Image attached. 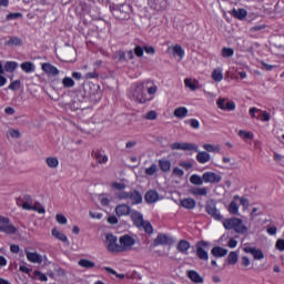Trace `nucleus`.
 Segmentation results:
<instances>
[{
	"label": "nucleus",
	"instance_id": "nucleus-23",
	"mask_svg": "<svg viewBox=\"0 0 284 284\" xmlns=\"http://www.w3.org/2000/svg\"><path fill=\"white\" fill-rule=\"evenodd\" d=\"M93 159L99 163V165H103L108 163V155L101 153V151H95L92 153Z\"/></svg>",
	"mask_w": 284,
	"mask_h": 284
},
{
	"label": "nucleus",
	"instance_id": "nucleus-11",
	"mask_svg": "<svg viewBox=\"0 0 284 284\" xmlns=\"http://www.w3.org/2000/svg\"><path fill=\"white\" fill-rule=\"evenodd\" d=\"M203 247H207L206 242H201V243L197 244L196 255L202 261H207L210 258V255L207 254V251H205V248H203Z\"/></svg>",
	"mask_w": 284,
	"mask_h": 284
},
{
	"label": "nucleus",
	"instance_id": "nucleus-25",
	"mask_svg": "<svg viewBox=\"0 0 284 284\" xmlns=\"http://www.w3.org/2000/svg\"><path fill=\"white\" fill-rule=\"evenodd\" d=\"M182 207H185V210H194L196 207V201L192 197H187L181 201Z\"/></svg>",
	"mask_w": 284,
	"mask_h": 284
},
{
	"label": "nucleus",
	"instance_id": "nucleus-47",
	"mask_svg": "<svg viewBox=\"0 0 284 284\" xmlns=\"http://www.w3.org/2000/svg\"><path fill=\"white\" fill-rule=\"evenodd\" d=\"M248 114L252 119H261V109L253 106L248 110Z\"/></svg>",
	"mask_w": 284,
	"mask_h": 284
},
{
	"label": "nucleus",
	"instance_id": "nucleus-44",
	"mask_svg": "<svg viewBox=\"0 0 284 284\" xmlns=\"http://www.w3.org/2000/svg\"><path fill=\"white\" fill-rule=\"evenodd\" d=\"M229 265H236L239 263V253L231 252L227 256Z\"/></svg>",
	"mask_w": 284,
	"mask_h": 284
},
{
	"label": "nucleus",
	"instance_id": "nucleus-46",
	"mask_svg": "<svg viewBox=\"0 0 284 284\" xmlns=\"http://www.w3.org/2000/svg\"><path fill=\"white\" fill-rule=\"evenodd\" d=\"M7 45H23V40L19 37H11L7 42Z\"/></svg>",
	"mask_w": 284,
	"mask_h": 284
},
{
	"label": "nucleus",
	"instance_id": "nucleus-42",
	"mask_svg": "<svg viewBox=\"0 0 284 284\" xmlns=\"http://www.w3.org/2000/svg\"><path fill=\"white\" fill-rule=\"evenodd\" d=\"M236 202L237 201H235L233 199V201L229 205V212H230V214H234V215L239 216V204Z\"/></svg>",
	"mask_w": 284,
	"mask_h": 284
},
{
	"label": "nucleus",
	"instance_id": "nucleus-51",
	"mask_svg": "<svg viewBox=\"0 0 284 284\" xmlns=\"http://www.w3.org/2000/svg\"><path fill=\"white\" fill-rule=\"evenodd\" d=\"M156 172H159V166H156V164H152L145 170V174H148V176H154Z\"/></svg>",
	"mask_w": 284,
	"mask_h": 284
},
{
	"label": "nucleus",
	"instance_id": "nucleus-38",
	"mask_svg": "<svg viewBox=\"0 0 284 284\" xmlns=\"http://www.w3.org/2000/svg\"><path fill=\"white\" fill-rule=\"evenodd\" d=\"M233 199L234 201H239L240 205H242L244 210H247L250 207V200L241 197L240 195H234Z\"/></svg>",
	"mask_w": 284,
	"mask_h": 284
},
{
	"label": "nucleus",
	"instance_id": "nucleus-48",
	"mask_svg": "<svg viewBox=\"0 0 284 284\" xmlns=\"http://www.w3.org/2000/svg\"><path fill=\"white\" fill-rule=\"evenodd\" d=\"M21 70H23L24 72H34V64H32L31 62H23L20 65Z\"/></svg>",
	"mask_w": 284,
	"mask_h": 284
},
{
	"label": "nucleus",
	"instance_id": "nucleus-30",
	"mask_svg": "<svg viewBox=\"0 0 284 284\" xmlns=\"http://www.w3.org/2000/svg\"><path fill=\"white\" fill-rule=\"evenodd\" d=\"M213 81L221 83L223 81V69H214L211 74Z\"/></svg>",
	"mask_w": 284,
	"mask_h": 284
},
{
	"label": "nucleus",
	"instance_id": "nucleus-1",
	"mask_svg": "<svg viewBox=\"0 0 284 284\" xmlns=\"http://www.w3.org/2000/svg\"><path fill=\"white\" fill-rule=\"evenodd\" d=\"M223 227L225 230H234L237 234H245L247 226L243 224V220L239 217H232L223 221Z\"/></svg>",
	"mask_w": 284,
	"mask_h": 284
},
{
	"label": "nucleus",
	"instance_id": "nucleus-62",
	"mask_svg": "<svg viewBox=\"0 0 284 284\" xmlns=\"http://www.w3.org/2000/svg\"><path fill=\"white\" fill-rule=\"evenodd\" d=\"M159 116V114L156 113V111H150L148 114H146V119L149 121H154L156 120V118Z\"/></svg>",
	"mask_w": 284,
	"mask_h": 284
},
{
	"label": "nucleus",
	"instance_id": "nucleus-57",
	"mask_svg": "<svg viewBox=\"0 0 284 284\" xmlns=\"http://www.w3.org/2000/svg\"><path fill=\"white\" fill-rule=\"evenodd\" d=\"M190 125L193 128V130H199L201 128V122H199L196 119H191Z\"/></svg>",
	"mask_w": 284,
	"mask_h": 284
},
{
	"label": "nucleus",
	"instance_id": "nucleus-52",
	"mask_svg": "<svg viewBox=\"0 0 284 284\" xmlns=\"http://www.w3.org/2000/svg\"><path fill=\"white\" fill-rule=\"evenodd\" d=\"M143 230L146 234H152L154 232V227H152V224L149 221L143 222Z\"/></svg>",
	"mask_w": 284,
	"mask_h": 284
},
{
	"label": "nucleus",
	"instance_id": "nucleus-4",
	"mask_svg": "<svg viewBox=\"0 0 284 284\" xmlns=\"http://www.w3.org/2000/svg\"><path fill=\"white\" fill-rule=\"evenodd\" d=\"M119 243H120V253L130 252V250L134 247L136 240H134L132 235L125 234L120 236Z\"/></svg>",
	"mask_w": 284,
	"mask_h": 284
},
{
	"label": "nucleus",
	"instance_id": "nucleus-43",
	"mask_svg": "<svg viewBox=\"0 0 284 284\" xmlns=\"http://www.w3.org/2000/svg\"><path fill=\"white\" fill-rule=\"evenodd\" d=\"M237 134L241 139H244V141H248V139H254V133L250 131L240 130Z\"/></svg>",
	"mask_w": 284,
	"mask_h": 284
},
{
	"label": "nucleus",
	"instance_id": "nucleus-53",
	"mask_svg": "<svg viewBox=\"0 0 284 284\" xmlns=\"http://www.w3.org/2000/svg\"><path fill=\"white\" fill-rule=\"evenodd\" d=\"M55 221L60 224V225H65L68 223V219L65 217V215L59 213L55 215Z\"/></svg>",
	"mask_w": 284,
	"mask_h": 284
},
{
	"label": "nucleus",
	"instance_id": "nucleus-6",
	"mask_svg": "<svg viewBox=\"0 0 284 284\" xmlns=\"http://www.w3.org/2000/svg\"><path fill=\"white\" fill-rule=\"evenodd\" d=\"M216 105L220 110H223L224 112H234L236 110V103L233 101H227L225 98H220L216 101Z\"/></svg>",
	"mask_w": 284,
	"mask_h": 284
},
{
	"label": "nucleus",
	"instance_id": "nucleus-60",
	"mask_svg": "<svg viewBox=\"0 0 284 284\" xmlns=\"http://www.w3.org/2000/svg\"><path fill=\"white\" fill-rule=\"evenodd\" d=\"M260 119L261 121H265V122L270 121L271 119L270 113H267V111H261Z\"/></svg>",
	"mask_w": 284,
	"mask_h": 284
},
{
	"label": "nucleus",
	"instance_id": "nucleus-34",
	"mask_svg": "<svg viewBox=\"0 0 284 284\" xmlns=\"http://www.w3.org/2000/svg\"><path fill=\"white\" fill-rule=\"evenodd\" d=\"M51 234H52V236L58 239V241H62V243H68V236H65V234H63L59 230L52 229Z\"/></svg>",
	"mask_w": 284,
	"mask_h": 284
},
{
	"label": "nucleus",
	"instance_id": "nucleus-21",
	"mask_svg": "<svg viewBox=\"0 0 284 284\" xmlns=\"http://www.w3.org/2000/svg\"><path fill=\"white\" fill-rule=\"evenodd\" d=\"M184 85L185 88H189L191 92H196V90H199V81L193 80L192 78L184 79Z\"/></svg>",
	"mask_w": 284,
	"mask_h": 284
},
{
	"label": "nucleus",
	"instance_id": "nucleus-45",
	"mask_svg": "<svg viewBox=\"0 0 284 284\" xmlns=\"http://www.w3.org/2000/svg\"><path fill=\"white\" fill-rule=\"evenodd\" d=\"M19 68L17 62L9 61L4 64L6 72H14Z\"/></svg>",
	"mask_w": 284,
	"mask_h": 284
},
{
	"label": "nucleus",
	"instance_id": "nucleus-49",
	"mask_svg": "<svg viewBox=\"0 0 284 284\" xmlns=\"http://www.w3.org/2000/svg\"><path fill=\"white\" fill-rule=\"evenodd\" d=\"M62 85L63 88L70 89L74 85V80L70 77H65L62 79Z\"/></svg>",
	"mask_w": 284,
	"mask_h": 284
},
{
	"label": "nucleus",
	"instance_id": "nucleus-5",
	"mask_svg": "<svg viewBox=\"0 0 284 284\" xmlns=\"http://www.w3.org/2000/svg\"><path fill=\"white\" fill-rule=\"evenodd\" d=\"M0 232H4V234H17V227L10 223V219L0 216Z\"/></svg>",
	"mask_w": 284,
	"mask_h": 284
},
{
	"label": "nucleus",
	"instance_id": "nucleus-31",
	"mask_svg": "<svg viewBox=\"0 0 284 284\" xmlns=\"http://www.w3.org/2000/svg\"><path fill=\"white\" fill-rule=\"evenodd\" d=\"M211 253H212L213 256H217V257L227 256V250L223 248L221 246L213 247Z\"/></svg>",
	"mask_w": 284,
	"mask_h": 284
},
{
	"label": "nucleus",
	"instance_id": "nucleus-12",
	"mask_svg": "<svg viewBox=\"0 0 284 284\" xmlns=\"http://www.w3.org/2000/svg\"><path fill=\"white\" fill-rule=\"evenodd\" d=\"M26 255L30 263H38L39 265L43 263V256L37 252L26 251Z\"/></svg>",
	"mask_w": 284,
	"mask_h": 284
},
{
	"label": "nucleus",
	"instance_id": "nucleus-13",
	"mask_svg": "<svg viewBox=\"0 0 284 284\" xmlns=\"http://www.w3.org/2000/svg\"><path fill=\"white\" fill-rule=\"evenodd\" d=\"M132 99H133V101H136L138 103H142V101H143V84H140L132 90Z\"/></svg>",
	"mask_w": 284,
	"mask_h": 284
},
{
	"label": "nucleus",
	"instance_id": "nucleus-20",
	"mask_svg": "<svg viewBox=\"0 0 284 284\" xmlns=\"http://www.w3.org/2000/svg\"><path fill=\"white\" fill-rule=\"evenodd\" d=\"M206 212L207 214H210V216H213L215 221H221V212L219 211V209H216V205H207Z\"/></svg>",
	"mask_w": 284,
	"mask_h": 284
},
{
	"label": "nucleus",
	"instance_id": "nucleus-17",
	"mask_svg": "<svg viewBox=\"0 0 284 284\" xmlns=\"http://www.w3.org/2000/svg\"><path fill=\"white\" fill-rule=\"evenodd\" d=\"M42 70H43V72H45V74H50L51 77H58V74H59V69H57V67H54L50 63H43Z\"/></svg>",
	"mask_w": 284,
	"mask_h": 284
},
{
	"label": "nucleus",
	"instance_id": "nucleus-24",
	"mask_svg": "<svg viewBox=\"0 0 284 284\" xmlns=\"http://www.w3.org/2000/svg\"><path fill=\"white\" fill-rule=\"evenodd\" d=\"M189 110L185 106H179L174 110L173 115L175 119H185L187 116Z\"/></svg>",
	"mask_w": 284,
	"mask_h": 284
},
{
	"label": "nucleus",
	"instance_id": "nucleus-61",
	"mask_svg": "<svg viewBox=\"0 0 284 284\" xmlns=\"http://www.w3.org/2000/svg\"><path fill=\"white\" fill-rule=\"evenodd\" d=\"M275 247L276 250H280V252H284V240L283 239L277 240Z\"/></svg>",
	"mask_w": 284,
	"mask_h": 284
},
{
	"label": "nucleus",
	"instance_id": "nucleus-19",
	"mask_svg": "<svg viewBox=\"0 0 284 284\" xmlns=\"http://www.w3.org/2000/svg\"><path fill=\"white\" fill-rule=\"evenodd\" d=\"M212 159V155L205 151H200L196 154V161H199L202 165H205V163H210V160Z\"/></svg>",
	"mask_w": 284,
	"mask_h": 284
},
{
	"label": "nucleus",
	"instance_id": "nucleus-39",
	"mask_svg": "<svg viewBox=\"0 0 284 284\" xmlns=\"http://www.w3.org/2000/svg\"><path fill=\"white\" fill-rule=\"evenodd\" d=\"M185 175V172L182 169L174 168L172 171V178L179 179L180 181H183V176Z\"/></svg>",
	"mask_w": 284,
	"mask_h": 284
},
{
	"label": "nucleus",
	"instance_id": "nucleus-14",
	"mask_svg": "<svg viewBox=\"0 0 284 284\" xmlns=\"http://www.w3.org/2000/svg\"><path fill=\"white\" fill-rule=\"evenodd\" d=\"M131 220L135 227H143V215L139 211L131 212Z\"/></svg>",
	"mask_w": 284,
	"mask_h": 284
},
{
	"label": "nucleus",
	"instance_id": "nucleus-41",
	"mask_svg": "<svg viewBox=\"0 0 284 284\" xmlns=\"http://www.w3.org/2000/svg\"><path fill=\"white\" fill-rule=\"evenodd\" d=\"M221 54L223 59H231V57H234V49L224 47L222 48Z\"/></svg>",
	"mask_w": 284,
	"mask_h": 284
},
{
	"label": "nucleus",
	"instance_id": "nucleus-40",
	"mask_svg": "<svg viewBox=\"0 0 284 284\" xmlns=\"http://www.w3.org/2000/svg\"><path fill=\"white\" fill-rule=\"evenodd\" d=\"M111 190H116L118 192H123L125 190L126 185L122 182H111L110 184Z\"/></svg>",
	"mask_w": 284,
	"mask_h": 284
},
{
	"label": "nucleus",
	"instance_id": "nucleus-27",
	"mask_svg": "<svg viewBox=\"0 0 284 284\" xmlns=\"http://www.w3.org/2000/svg\"><path fill=\"white\" fill-rule=\"evenodd\" d=\"M190 193L193 196H207V187H193L191 189Z\"/></svg>",
	"mask_w": 284,
	"mask_h": 284
},
{
	"label": "nucleus",
	"instance_id": "nucleus-37",
	"mask_svg": "<svg viewBox=\"0 0 284 284\" xmlns=\"http://www.w3.org/2000/svg\"><path fill=\"white\" fill-rule=\"evenodd\" d=\"M78 265H80V267H84L85 270H92L97 264L90 260L83 258L78 262Z\"/></svg>",
	"mask_w": 284,
	"mask_h": 284
},
{
	"label": "nucleus",
	"instance_id": "nucleus-55",
	"mask_svg": "<svg viewBox=\"0 0 284 284\" xmlns=\"http://www.w3.org/2000/svg\"><path fill=\"white\" fill-rule=\"evenodd\" d=\"M17 204L20 205V207H22V210H32V204H30L28 202H22L21 199H19L17 201Z\"/></svg>",
	"mask_w": 284,
	"mask_h": 284
},
{
	"label": "nucleus",
	"instance_id": "nucleus-16",
	"mask_svg": "<svg viewBox=\"0 0 284 284\" xmlns=\"http://www.w3.org/2000/svg\"><path fill=\"white\" fill-rule=\"evenodd\" d=\"M132 212V209L128 204H120L115 207V214L118 216H128Z\"/></svg>",
	"mask_w": 284,
	"mask_h": 284
},
{
	"label": "nucleus",
	"instance_id": "nucleus-56",
	"mask_svg": "<svg viewBox=\"0 0 284 284\" xmlns=\"http://www.w3.org/2000/svg\"><path fill=\"white\" fill-rule=\"evenodd\" d=\"M105 272H108V274H113V276H116L118 278H125L124 274H118L116 271H114L113 268L110 267H104Z\"/></svg>",
	"mask_w": 284,
	"mask_h": 284
},
{
	"label": "nucleus",
	"instance_id": "nucleus-10",
	"mask_svg": "<svg viewBox=\"0 0 284 284\" xmlns=\"http://www.w3.org/2000/svg\"><path fill=\"white\" fill-rule=\"evenodd\" d=\"M158 91H159V87L154 84V82L152 81L146 82V92L150 98L144 99V103L145 101H153L154 94H156Z\"/></svg>",
	"mask_w": 284,
	"mask_h": 284
},
{
	"label": "nucleus",
	"instance_id": "nucleus-2",
	"mask_svg": "<svg viewBox=\"0 0 284 284\" xmlns=\"http://www.w3.org/2000/svg\"><path fill=\"white\" fill-rule=\"evenodd\" d=\"M116 199L120 201H129L131 202V205H140V203H143V195L141 192L133 190L131 192L122 191L118 194H115Z\"/></svg>",
	"mask_w": 284,
	"mask_h": 284
},
{
	"label": "nucleus",
	"instance_id": "nucleus-59",
	"mask_svg": "<svg viewBox=\"0 0 284 284\" xmlns=\"http://www.w3.org/2000/svg\"><path fill=\"white\" fill-rule=\"evenodd\" d=\"M34 276H37V278H39V281H42L43 283H45L48 281V276H45V274L36 271L34 272Z\"/></svg>",
	"mask_w": 284,
	"mask_h": 284
},
{
	"label": "nucleus",
	"instance_id": "nucleus-29",
	"mask_svg": "<svg viewBox=\"0 0 284 284\" xmlns=\"http://www.w3.org/2000/svg\"><path fill=\"white\" fill-rule=\"evenodd\" d=\"M146 203H156L159 201V193L156 191H149L145 194Z\"/></svg>",
	"mask_w": 284,
	"mask_h": 284
},
{
	"label": "nucleus",
	"instance_id": "nucleus-33",
	"mask_svg": "<svg viewBox=\"0 0 284 284\" xmlns=\"http://www.w3.org/2000/svg\"><path fill=\"white\" fill-rule=\"evenodd\" d=\"M187 250H190V242L182 240L178 243V251L182 254H187Z\"/></svg>",
	"mask_w": 284,
	"mask_h": 284
},
{
	"label": "nucleus",
	"instance_id": "nucleus-15",
	"mask_svg": "<svg viewBox=\"0 0 284 284\" xmlns=\"http://www.w3.org/2000/svg\"><path fill=\"white\" fill-rule=\"evenodd\" d=\"M174 241H172V237L165 235V234H159L158 237L154 240V245H170Z\"/></svg>",
	"mask_w": 284,
	"mask_h": 284
},
{
	"label": "nucleus",
	"instance_id": "nucleus-50",
	"mask_svg": "<svg viewBox=\"0 0 284 284\" xmlns=\"http://www.w3.org/2000/svg\"><path fill=\"white\" fill-rule=\"evenodd\" d=\"M31 210H33V212H38L39 214H45V209L39 202L32 204Z\"/></svg>",
	"mask_w": 284,
	"mask_h": 284
},
{
	"label": "nucleus",
	"instance_id": "nucleus-22",
	"mask_svg": "<svg viewBox=\"0 0 284 284\" xmlns=\"http://www.w3.org/2000/svg\"><path fill=\"white\" fill-rule=\"evenodd\" d=\"M44 163L50 168V170H57V168H59V158L48 156L45 158Z\"/></svg>",
	"mask_w": 284,
	"mask_h": 284
},
{
	"label": "nucleus",
	"instance_id": "nucleus-54",
	"mask_svg": "<svg viewBox=\"0 0 284 284\" xmlns=\"http://www.w3.org/2000/svg\"><path fill=\"white\" fill-rule=\"evenodd\" d=\"M8 132L11 139H21V132L19 130L10 129Z\"/></svg>",
	"mask_w": 284,
	"mask_h": 284
},
{
	"label": "nucleus",
	"instance_id": "nucleus-3",
	"mask_svg": "<svg viewBox=\"0 0 284 284\" xmlns=\"http://www.w3.org/2000/svg\"><path fill=\"white\" fill-rule=\"evenodd\" d=\"M105 247L111 254H121V244L118 243V239L112 233L105 235Z\"/></svg>",
	"mask_w": 284,
	"mask_h": 284
},
{
	"label": "nucleus",
	"instance_id": "nucleus-7",
	"mask_svg": "<svg viewBox=\"0 0 284 284\" xmlns=\"http://www.w3.org/2000/svg\"><path fill=\"white\" fill-rule=\"evenodd\" d=\"M171 150H184L186 152H199V145L192 143L174 142L171 144Z\"/></svg>",
	"mask_w": 284,
	"mask_h": 284
},
{
	"label": "nucleus",
	"instance_id": "nucleus-35",
	"mask_svg": "<svg viewBox=\"0 0 284 284\" xmlns=\"http://www.w3.org/2000/svg\"><path fill=\"white\" fill-rule=\"evenodd\" d=\"M190 183H192V185H203V183H205V180L203 179V175H199V174H193L190 178Z\"/></svg>",
	"mask_w": 284,
	"mask_h": 284
},
{
	"label": "nucleus",
	"instance_id": "nucleus-64",
	"mask_svg": "<svg viewBox=\"0 0 284 284\" xmlns=\"http://www.w3.org/2000/svg\"><path fill=\"white\" fill-rule=\"evenodd\" d=\"M241 263H242L243 267H250V265H251L250 257L242 256Z\"/></svg>",
	"mask_w": 284,
	"mask_h": 284
},
{
	"label": "nucleus",
	"instance_id": "nucleus-8",
	"mask_svg": "<svg viewBox=\"0 0 284 284\" xmlns=\"http://www.w3.org/2000/svg\"><path fill=\"white\" fill-rule=\"evenodd\" d=\"M203 180H204V183L216 184V183H221V181L223 180V176L220 173H214L209 171L203 173Z\"/></svg>",
	"mask_w": 284,
	"mask_h": 284
},
{
	"label": "nucleus",
	"instance_id": "nucleus-32",
	"mask_svg": "<svg viewBox=\"0 0 284 284\" xmlns=\"http://www.w3.org/2000/svg\"><path fill=\"white\" fill-rule=\"evenodd\" d=\"M232 16L235 17V19H240V21H243L245 17H247V10L245 9H234L232 11Z\"/></svg>",
	"mask_w": 284,
	"mask_h": 284
},
{
	"label": "nucleus",
	"instance_id": "nucleus-18",
	"mask_svg": "<svg viewBox=\"0 0 284 284\" xmlns=\"http://www.w3.org/2000/svg\"><path fill=\"white\" fill-rule=\"evenodd\" d=\"M173 57L178 58L179 61H183L185 57V50L180 44H175L172 47Z\"/></svg>",
	"mask_w": 284,
	"mask_h": 284
},
{
	"label": "nucleus",
	"instance_id": "nucleus-26",
	"mask_svg": "<svg viewBox=\"0 0 284 284\" xmlns=\"http://www.w3.org/2000/svg\"><path fill=\"white\" fill-rule=\"evenodd\" d=\"M203 149L206 151V152H211L213 154H219L221 153V146L220 144H210V143H206V144H203Z\"/></svg>",
	"mask_w": 284,
	"mask_h": 284
},
{
	"label": "nucleus",
	"instance_id": "nucleus-9",
	"mask_svg": "<svg viewBox=\"0 0 284 284\" xmlns=\"http://www.w3.org/2000/svg\"><path fill=\"white\" fill-rule=\"evenodd\" d=\"M243 252H245L246 254H252V256H253V258H255V261H263V258H265V254L263 253V251L261 248L245 246L243 248Z\"/></svg>",
	"mask_w": 284,
	"mask_h": 284
},
{
	"label": "nucleus",
	"instance_id": "nucleus-63",
	"mask_svg": "<svg viewBox=\"0 0 284 284\" xmlns=\"http://www.w3.org/2000/svg\"><path fill=\"white\" fill-rule=\"evenodd\" d=\"M143 50L144 52H146V54H151L152 57L156 54V50H154V47H144Z\"/></svg>",
	"mask_w": 284,
	"mask_h": 284
},
{
	"label": "nucleus",
	"instance_id": "nucleus-36",
	"mask_svg": "<svg viewBox=\"0 0 284 284\" xmlns=\"http://www.w3.org/2000/svg\"><path fill=\"white\" fill-rule=\"evenodd\" d=\"M159 166L162 172H170V170H172V162H170V160H160Z\"/></svg>",
	"mask_w": 284,
	"mask_h": 284
},
{
	"label": "nucleus",
	"instance_id": "nucleus-58",
	"mask_svg": "<svg viewBox=\"0 0 284 284\" xmlns=\"http://www.w3.org/2000/svg\"><path fill=\"white\" fill-rule=\"evenodd\" d=\"M99 200L101 205H103L104 207H108L110 205V200L108 199V196L100 195Z\"/></svg>",
	"mask_w": 284,
	"mask_h": 284
},
{
	"label": "nucleus",
	"instance_id": "nucleus-28",
	"mask_svg": "<svg viewBox=\"0 0 284 284\" xmlns=\"http://www.w3.org/2000/svg\"><path fill=\"white\" fill-rule=\"evenodd\" d=\"M187 276L192 283H203L202 276L196 271H189Z\"/></svg>",
	"mask_w": 284,
	"mask_h": 284
}]
</instances>
